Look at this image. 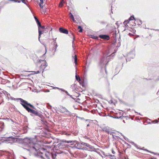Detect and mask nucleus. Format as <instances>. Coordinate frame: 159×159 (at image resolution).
Masks as SVG:
<instances>
[{
    "label": "nucleus",
    "mask_w": 159,
    "mask_h": 159,
    "mask_svg": "<svg viewBox=\"0 0 159 159\" xmlns=\"http://www.w3.org/2000/svg\"><path fill=\"white\" fill-rule=\"evenodd\" d=\"M20 100L21 102H22V105L26 109L28 112L31 113L36 116H39V114L38 112L34 110L30 109L28 107V106H29L33 108H34V107L33 106L28 103L26 101L20 98Z\"/></svg>",
    "instance_id": "f03ea898"
},
{
    "label": "nucleus",
    "mask_w": 159,
    "mask_h": 159,
    "mask_svg": "<svg viewBox=\"0 0 159 159\" xmlns=\"http://www.w3.org/2000/svg\"><path fill=\"white\" fill-rule=\"evenodd\" d=\"M74 59H75V62L76 64H77V57L76 55H75L74 56Z\"/></svg>",
    "instance_id": "f3484780"
},
{
    "label": "nucleus",
    "mask_w": 159,
    "mask_h": 159,
    "mask_svg": "<svg viewBox=\"0 0 159 159\" xmlns=\"http://www.w3.org/2000/svg\"><path fill=\"white\" fill-rule=\"evenodd\" d=\"M22 2H24V1H25V0H21Z\"/></svg>",
    "instance_id": "bb28decb"
},
{
    "label": "nucleus",
    "mask_w": 159,
    "mask_h": 159,
    "mask_svg": "<svg viewBox=\"0 0 159 159\" xmlns=\"http://www.w3.org/2000/svg\"><path fill=\"white\" fill-rule=\"evenodd\" d=\"M78 29H80L79 32H82L83 29L81 26H79Z\"/></svg>",
    "instance_id": "a211bd4d"
},
{
    "label": "nucleus",
    "mask_w": 159,
    "mask_h": 159,
    "mask_svg": "<svg viewBox=\"0 0 159 159\" xmlns=\"http://www.w3.org/2000/svg\"><path fill=\"white\" fill-rule=\"evenodd\" d=\"M75 78L77 80H78L79 81H80L81 80L79 76V75H75Z\"/></svg>",
    "instance_id": "dca6fc26"
},
{
    "label": "nucleus",
    "mask_w": 159,
    "mask_h": 159,
    "mask_svg": "<svg viewBox=\"0 0 159 159\" xmlns=\"http://www.w3.org/2000/svg\"><path fill=\"white\" fill-rule=\"evenodd\" d=\"M107 62L106 58L104 57L102 58L100 61V63L101 65H104Z\"/></svg>",
    "instance_id": "9d476101"
},
{
    "label": "nucleus",
    "mask_w": 159,
    "mask_h": 159,
    "mask_svg": "<svg viewBox=\"0 0 159 159\" xmlns=\"http://www.w3.org/2000/svg\"><path fill=\"white\" fill-rule=\"evenodd\" d=\"M54 47H53V49L54 50V51L56 52V49L57 48L58 46L57 45L56 42H55L54 43Z\"/></svg>",
    "instance_id": "9b49d317"
},
{
    "label": "nucleus",
    "mask_w": 159,
    "mask_h": 159,
    "mask_svg": "<svg viewBox=\"0 0 159 159\" xmlns=\"http://www.w3.org/2000/svg\"><path fill=\"white\" fill-rule=\"evenodd\" d=\"M129 34L130 35V36H131V35H132V34H130V33H129Z\"/></svg>",
    "instance_id": "cd10ccee"
},
{
    "label": "nucleus",
    "mask_w": 159,
    "mask_h": 159,
    "mask_svg": "<svg viewBox=\"0 0 159 159\" xmlns=\"http://www.w3.org/2000/svg\"><path fill=\"white\" fill-rule=\"evenodd\" d=\"M41 150L44 151V153H45V155L48 159H53L55 155L50 153L49 152L46 151L44 149L41 148Z\"/></svg>",
    "instance_id": "423d86ee"
},
{
    "label": "nucleus",
    "mask_w": 159,
    "mask_h": 159,
    "mask_svg": "<svg viewBox=\"0 0 159 159\" xmlns=\"http://www.w3.org/2000/svg\"><path fill=\"white\" fill-rule=\"evenodd\" d=\"M66 93L68 94V93L67 92H66Z\"/></svg>",
    "instance_id": "7c9ffc66"
},
{
    "label": "nucleus",
    "mask_w": 159,
    "mask_h": 159,
    "mask_svg": "<svg viewBox=\"0 0 159 159\" xmlns=\"http://www.w3.org/2000/svg\"><path fill=\"white\" fill-rule=\"evenodd\" d=\"M131 54H129V55H128V57H131Z\"/></svg>",
    "instance_id": "b1692460"
},
{
    "label": "nucleus",
    "mask_w": 159,
    "mask_h": 159,
    "mask_svg": "<svg viewBox=\"0 0 159 159\" xmlns=\"http://www.w3.org/2000/svg\"><path fill=\"white\" fill-rule=\"evenodd\" d=\"M92 37L93 38V39H98V37H97V36H92Z\"/></svg>",
    "instance_id": "aec40b11"
},
{
    "label": "nucleus",
    "mask_w": 159,
    "mask_h": 159,
    "mask_svg": "<svg viewBox=\"0 0 159 159\" xmlns=\"http://www.w3.org/2000/svg\"><path fill=\"white\" fill-rule=\"evenodd\" d=\"M132 55L133 56H132V58H134V57L135 55L134 54H133Z\"/></svg>",
    "instance_id": "393cba45"
},
{
    "label": "nucleus",
    "mask_w": 159,
    "mask_h": 159,
    "mask_svg": "<svg viewBox=\"0 0 159 159\" xmlns=\"http://www.w3.org/2000/svg\"><path fill=\"white\" fill-rule=\"evenodd\" d=\"M66 143H71L70 145H73V147H75L77 148L80 149L82 148V145H85V146L90 148L91 146L87 144L84 143H79L76 141H67L66 142Z\"/></svg>",
    "instance_id": "7ed1b4c3"
},
{
    "label": "nucleus",
    "mask_w": 159,
    "mask_h": 159,
    "mask_svg": "<svg viewBox=\"0 0 159 159\" xmlns=\"http://www.w3.org/2000/svg\"><path fill=\"white\" fill-rule=\"evenodd\" d=\"M60 31L62 33L65 34H68V31L66 29H64L62 28H60L59 29Z\"/></svg>",
    "instance_id": "1a4fd4ad"
},
{
    "label": "nucleus",
    "mask_w": 159,
    "mask_h": 159,
    "mask_svg": "<svg viewBox=\"0 0 159 159\" xmlns=\"http://www.w3.org/2000/svg\"><path fill=\"white\" fill-rule=\"evenodd\" d=\"M87 126H89V124H88V125H87Z\"/></svg>",
    "instance_id": "c756f323"
},
{
    "label": "nucleus",
    "mask_w": 159,
    "mask_h": 159,
    "mask_svg": "<svg viewBox=\"0 0 159 159\" xmlns=\"http://www.w3.org/2000/svg\"><path fill=\"white\" fill-rule=\"evenodd\" d=\"M134 16H131V17H130V18H129V20H134Z\"/></svg>",
    "instance_id": "6ab92c4d"
},
{
    "label": "nucleus",
    "mask_w": 159,
    "mask_h": 159,
    "mask_svg": "<svg viewBox=\"0 0 159 159\" xmlns=\"http://www.w3.org/2000/svg\"><path fill=\"white\" fill-rule=\"evenodd\" d=\"M155 122H156V123H157L158 122V121L157 120H155L152 122V123H154Z\"/></svg>",
    "instance_id": "412c9836"
},
{
    "label": "nucleus",
    "mask_w": 159,
    "mask_h": 159,
    "mask_svg": "<svg viewBox=\"0 0 159 159\" xmlns=\"http://www.w3.org/2000/svg\"><path fill=\"white\" fill-rule=\"evenodd\" d=\"M99 37L101 39H106L107 40H108L109 39V36L108 35H100Z\"/></svg>",
    "instance_id": "6e6552de"
},
{
    "label": "nucleus",
    "mask_w": 159,
    "mask_h": 159,
    "mask_svg": "<svg viewBox=\"0 0 159 159\" xmlns=\"http://www.w3.org/2000/svg\"><path fill=\"white\" fill-rule=\"evenodd\" d=\"M129 22V20H125L123 24L125 25V26H128L127 24Z\"/></svg>",
    "instance_id": "4468645a"
},
{
    "label": "nucleus",
    "mask_w": 159,
    "mask_h": 159,
    "mask_svg": "<svg viewBox=\"0 0 159 159\" xmlns=\"http://www.w3.org/2000/svg\"><path fill=\"white\" fill-rule=\"evenodd\" d=\"M56 89H60V90H61L63 91V90L62 89H59V88H56V87H53V89H56Z\"/></svg>",
    "instance_id": "4be33fe9"
},
{
    "label": "nucleus",
    "mask_w": 159,
    "mask_h": 159,
    "mask_svg": "<svg viewBox=\"0 0 159 159\" xmlns=\"http://www.w3.org/2000/svg\"><path fill=\"white\" fill-rule=\"evenodd\" d=\"M11 1H14L15 2H16V0H11Z\"/></svg>",
    "instance_id": "c85d7f7f"
},
{
    "label": "nucleus",
    "mask_w": 159,
    "mask_h": 159,
    "mask_svg": "<svg viewBox=\"0 0 159 159\" xmlns=\"http://www.w3.org/2000/svg\"><path fill=\"white\" fill-rule=\"evenodd\" d=\"M73 40L72 42L73 45V44H74V40H75V37L73 35Z\"/></svg>",
    "instance_id": "5701e85b"
},
{
    "label": "nucleus",
    "mask_w": 159,
    "mask_h": 159,
    "mask_svg": "<svg viewBox=\"0 0 159 159\" xmlns=\"http://www.w3.org/2000/svg\"><path fill=\"white\" fill-rule=\"evenodd\" d=\"M35 140V139L26 138L24 140L23 144L26 148H25L28 151L34 152L40 149L39 151H40L42 150L39 148L40 146L38 143H34Z\"/></svg>",
    "instance_id": "f257e3e1"
},
{
    "label": "nucleus",
    "mask_w": 159,
    "mask_h": 159,
    "mask_svg": "<svg viewBox=\"0 0 159 159\" xmlns=\"http://www.w3.org/2000/svg\"><path fill=\"white\" fill-rule=\"evenodd\" d=\"M18 2H20V1H18Z\"/></svg>",
    "instance_id": "473e14b6"
},
{
    "label": "nucleus",
    "mask_w": 159,
    "mask_h": 159,
    "mask_svg": "<svg viewBox=\"0 0 159 159\" xmlns=\"http://www.w3.org/2000/svg\"><path fill=\"white\" fill-rule=\"evenodd\" d=\"M40 2L39 3V6L42 9H43V6L42 5V4L43 3V1H45V0H39Z\"/></svg>",
    "instance_id": "f8f14e48"
},
{
    "label": "nucleus",
    "mask_w": 159,
    "mask_h": 159,
    "mask_svg": "<svg viewBox=\"0 0 159 159\" xmlns=\"http://www.w3.org/2000/svg\"><path fill=\"white\" fill-rule=\"evenodd\" d=\"M44 13V12H42V13Z\"/></svg>",
    "instance_id": "2f4dec72"
},
{
    "label": "nucleus",
    "mask_w": 159,
    "mask_h": 159,
    "mask_svg": "<svg viewBox=\"0 0 159 159\" xmlns=\"http://www.w3.org/2000/svg\"><path fill=\"white\" fill-rule=\"evenodd\" d=\"M64 3V0H61L59 4V7H61L63 5Z\"/></svg>",
    "instance_id": "ddd939ff"
},
{
    "label": "nucleus",
    "mask_w": 159,
    "mask_h": 159,
    "mask_svg": "<svg viewBox=\"0 0 159 159\" xmlns=\"http://www.w3.org/2000/svg\"><path fill=\"white\" fill-rule=\"evenodd\" d=\"M35 19L37 22V24L38 25L39 27V40L41 36V35L42 34L43 32V30L44 29V27L41 26V24L39 20L37 19V18L35 17Z\"/></svg>",
    "instance_id": "20e7f679"
},
{
    "label": "nucleus",
    "mask_w": 159,
    "mask_h": 159,
    "mask_svg": "<svg viewBox=\"0 0 159 159\" xmlns=\"http://www.w3.org/2000/svg\"><path fill=\"white\" fill-rule=\"evenodd\" d=\"M23 2L25 4L27 5L26 3L25 2V1H24V2Z\"/></svg>",
    "instance_id": "a878e982"
},
{
    "label": "nucleus",
    "mask_w": 159,
    "mask_h": 159,
    "mask_svg": "<svg viewBox=\"0 0 159 159\" xmlns=\"http://www.w3.org/2000/svg\"><path fill=\"white\" fill-rule=\"evenodd\" d=\"M57 111L62 113H66L69 114L70 112L65 108L63 107H60L57 109Z\"/></svg>",
    "instance_id": "0eeeda50"
},
{
    "label": "nucleus",
    "mask_w": 159,
    "mask_h": 159,
    "mask_svg": "<svg viewBox=\"0 0 159 159\" xmlns=\"http://www.w3.org/2000/svg\"><path fill=\"white\" fill-rule=\"evenodd\" d=\"M69 14L70 15V18L74 22L75 21L73 16L72 15V13L70 12V13Z\"/></svg>",
    "instance_id": "2eb2a0df"
},
{
    "label": "nucleus",
    "mask_w": 159,
    "mask_h": 159,
    "mask_svg": "<svg viewBox=\"0 0 159 159\" xmlns=\"http://www.w3.org/2000/svg\"><path fill=\"white\" fill-rule=\"evenodd\" d=\"M40 62H41V61H42L43 62L40 67V71H34V74H37L40 73L41 71L42 70H43L47 66V64L46 61L40 60Z\"/></svg>",
    "instance_id": "39448f33"
}]
</instances>
